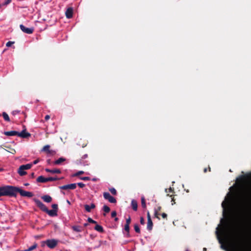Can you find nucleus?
<instances>
[{"mask_svg":"<svg viewBox=\"0 0 251 251\" xmlns=\"http://www.w3.org/2000/svg\"><path fill=\"white\" fill-rule=\"evenodd\" d=\"M103 197L105 199L108 200L111 203H115L116 202V199L111 196L108 192H104L103 193Z\"/></svg>","mask_w":251,"mask_h":251,"instance_id":"nucleus-7","label":"nucleus"},{"mask_svg":"<svg viewBox=\"0 0 251 251\" xmlns=\"http://www.w3.org/2000/svg\"><path fill=\"white\" fill-rule=\"evenodd\" d=\"M50 146L48 145L45 146L42 149V151H49Z\"/></svg>","mask_w":251,"mask_h":251,"instance_id":"nucleus-29","label":"nucleus"},{"mask_svg":"<svg viewBox=\"0 0 251 251\" xmlns=\"http://www.w3.org/2000/svg\"><path fill=\"white\" fill-rule=\"evenodd\" d=\"M28 185V183H26V184H25V186H27Z\"/></svg>","mask_w":251,"mask_h":251,"instance_id":"nucleus-51","label":"nucleus"},{"mask_svg":"<svg viewBox=\"0 0 251 251\" xmlns=\"http://www.w3.org/2000/svg\"><path fill=\"white\" fill-rule=\"evenodd\" d=\"M141 204L143 208L146 207V204L145 202V199L144 196L142 197L141 198Z\"/></svg>","mask_w":251,"mask_h":251,"instance_id":"nucleus-25","label":"nucleus"},{"mask_svg":"<svg viewBox=\"0 0 251 251\" xmlns=\"http://www.w3.org/2000/svg\"><path fill=\"white\" fill-rule=\"evenodd\" d=\"M39 162V159H36L35 160H34L33 162L32 165L33 164H37L38 162Z\"/></svg>","mask_w":251,"mask_h":251,"instance_id":"nucleus-41","label":"nucleus"},{"mask_svg":"<svg viewBox=\"0 0 251 251\" xmlns=\"http://www.w3.org/2000/svg\"><path fill=\"white\" fill-rule=\"evenodd\" d=\"M11 2V0H6L3 3L0 4V8L6 6Z\"/></svg>","mask_w":251,"mask_h":251,"instance_id":"nucleus-24","label":"nucleus"},{"mask_svg":"<svg viewBox=\"0 0 251 251\" xmlns=\"http://www.w3.org/2000/svg\"><path fill=\"white\" fill-rule=\"evenodd\" d=\"M103 210L106 213H108L110 211V208L106 205L103 206Z\"/></svg>","mask_w":251,"mask_h":251,"instance_id":"nucleus-26","label":"nucleus"},{"mask_svg":"<svg viewBox=\"0 0 251 251\" xmlns=\"http://www.w3.org/2000/svg\"><path fill=\"white\" fill-rule=\"evenodd\" d=\"M45 118L46 120H48L50 118V116L49 115H47L45 116Z\"/></svg>","mask_w":251,"mask_h":251,"instance_id":"nucleus-44","label":"nucleus"},{"mask_svg":"<svg viewBox=\"0 0 251 251\" xmlns=\"http://www.w3.org/2000/svg\"><path fill=\"white\" fill-rule=\"evenodd\" d=\"M35 202L36 203V205L43 211L45 212V211L47 210V207L46 206V205L40 201H39L38 199H34V200Z\"/></svg>","mask_w":251,"mask_h":251,"instance_id":"nucleus-8","label":"nucleus"},{"mask_svg":"<svg viewBox=\"0 0 251 251\" xmlns=\"http://www.w3.org/2000/svg\"><path fill=\"white\" fill-rule=\"evenodd\" d=\"M134 230L136 232L139 233L140 232V228L137 224L134 225Z\"/></svg>","mask_w":251,"mask_h":251,"instance_id":"nucleus-30","label":"nucleus"},{"mask_svg":"<svg viewBox=\"0 0 251 251\" xmlns=\"http://www.w3.org/2000/svg\"><path fill=\"white\" fill-rule=\"evenodd\" d=\"M2 116H3V117L5 121H7V122L10 121V118L9 117V116L6 112H3L2 113Z\"/></svg>","mask_w":251,"mask_h":251,"instance_id":"nucleus-23","label":"nucleus"},{"mask_svg":"<svg viewBox=\"0 0 251 251\" xmlns=\"http://www.w3.org/2000/svg\"><path fill=\"white\" fill-rule=\"evenodd\" d=\"M32 166V164L31 163L21 165L19 168L18 173L21 176H24L26 174V172L25 171V170L30 169Z\"/></svg>","mask_w":251,"mask_h":251,"instance_id":"nucleus-5","label":"nucleus"},{"mask_svg":"<svg viewBox=\"0 0 251 251\" xmlns=\"http://www.w3.org/2000/svg\"><path fill=\"white\" fill-rule=\"evenodd\" d=\"M65 160V159L62 157H60L54 162V164L56 165H58L64 162Z\"/></svg>","mask_w":251,"mask_h":251,"instance_id":"nucleus-20","label":"nucleus"},{"mask_svg":"<svg viewBox=\"0 0 251 251\" xmlns=\"http://www.w3.org/2000/svg\"><path fill=\"white\" fill-rule=\"evenodd\" d=\"M20 27L22 31L27 34H31L34 30L33 27L27 28L23 25H21Z\"/></svg>","mask_w":251,"mask_h":251,"instance_id":"nucleus-9","label":"nucleus"},{"mask_svg":"<svg viewBox=\"0 0 251 251\" xmlns=\"http://www.w3.org/2000/svg\"><path fill=\"white\" fill-rule=\"evenodd\" d=\"M88 221L89 222V223H93V224H96V222L94 220H93L92 219H91V218H89L88 219Z\"/></svg>","mask_w":251,"mask_h":251,"instance_id":"nucleus-33","label":"nucleus"},{"mask_svg":"<svg viewBox=\"0 0 251 251\" xmlns=\"http://www.w3.org/2000/svg\"><path fill=\"white\" fill-rule=\"evenodd\" d=\"M19 193L21 196L23 197L30 198L33 196L32 193L28 191H26L21 189L19 187H15V197L17 196V193Z\"/></svg>","mask_w":251,"mask_h":251,"instance_id":"nucleus-4","label":"nucleus"},{"mask_svg":"<svg viewBox=\"0 0 251 251\" xmlns=\"http://www.w3.org/2000/svg\"><path fill=\"white\" fill-rule=\"evenodd\" d=\"M140 223L142 225H144L145 224L144 220L143 217L140 218Z\"/></svg>","mask_w":251,"mask_h":251,"instance_id":"nucleus-39","label":"nucleus"},{"mask_svg":"<svg viewBox=\"0 0 251 251\" xmlns=\"http://www.w3.org/2000/svg\"><path fill=\"white\" fill-rule=\"evenodd\" d=\"M45 212L48 213L49 215L51 217H54L57 215V210L55 209L48 210L47 208V210L45 211Z\"/></svg>","mask_w":251,"mask_h":251,"instance_id":"nucleus-13","label":"nucleus"},{"mask_svg":"<svg viewBox=\"0 0 251 251\" xmlns=\"http://www.w3.org/2000/svg\"><path fill=\"white\" fill-rule=\"evenodd\" d=\"M45 171L47 172H50L53 174H60L61 171L59 169H55L53 170H50L49 169H46Z\"/></svg>","mask_w":251,"mask_h":251,"instance_id":"nucleus-17","label":"nucleus"},{"mask_svg":"<svg viewBox=\"0 0 251 251\" xmlns=\"http://www.w3.org/2000/svg\"><path fill=\"white\" fill-rule=\"evenodd\" d=\"M76 184L78 185L80 187L82 188L85 186V184L82 182H79L77 183Z\"/></svg>","mask_w":251,"mask_h":251,"instance_id":"nucleus-37","label":"nucleus"},{"mask_svg":"<svg viewBox=\"0 0 251 251\" xmlns=\"http://www.w3.org/2000/svg\"><path fill=\"white\" fill-rule=\"evenodd\" d=\"M2 196L15 197V187L11 185L0 187V197Z\"/></svg>","mask_w":251,"mask_h":251,"instance_id":"nucleus-3","label":"nucleus"},{"mask_svg":"<svg viewBox=\"0 0 251 251\" xmlns=\"http://www.w3.org/2000/svg\"><path fill=\"white\" fill-rule=\"evenodd\" d=\"M73 229H74L75 230V231H79V229H78L77 227H76V226H74V227H73Z\"/></svg>","mask_w":251,"mask_h":251,"instance_id":"nucleus-43","label":"nucleus"},{"mask_svg":"<svg viewBox=\"0 0 251 251\" xmlns=\"http://www.w3.org/2000/svg\"><path fill=\"white\" fill-rule=\"evenodd\" d=\"M147 218H148V220H151L150 212L149 211H148V212H147Z\"/></svg>","mask_w":251,"mask_h":251,"instance_id":"nucleus-40","label":"nucleus"},{"mask_svg":"<svg viewBox=\"0 0 251 251\" xmlns=\"http://www.w3.org/2000/svg\"><path fill=\"white\" fill-rule=\"evenodd\" d=\"M4 135L6 136H18V132L16 131H5L4 132Z\"/></svg>","mask_w":251,"mask_h":251,"instance_id":"nucleus-14","label":"nucleus"},{"mask_svg":"<svg viewBox=\"0 0 251 251\" xmlns=\"http://www.w3.org/2000/svg\"><path fill=\"white\" fill-rule=\"evenodd\" d=\"M36 181L38 182H42V183L46 182H47V177H45L43 176H39V177H38V178L36 179Z\"/></svg>","mask_w":251,"mask_h":251,"instance_id":"nucleus-18","label":"nucleus"},{"mask_svg":"<svg viewBox=\"0 0 251 251\" xmlns=\"http://www.w3.org/2000/svg\"><path fill=\"white\" fill-rule=\"evenodd\" d=\"M152 222L151 220H148L147 228L149 230H151L152 228Z\"/></svg>","mask_w":251,"mask_h":251,"instance_id":"nucleus-22","label":"nucleus"},{"mask_svg":"<svg viewBox=\"0 0 251 251\" xmlns=\"http://www.w3.org/2000/svg\"><path fill=\"white\" fill-rule=\"evenodd\" d=\"M109 191L112 194H113V195L116 194V190L115 188H111L109 189Z\"/></svg>","mask_w":251,"mask_h":251,"instance_id":"nucleus-31","label":"nucleus"},{"mask_svg":"<svg viewBox=\"0 0 251 251\" xmlns=\"http://www.w3.org/2000/svg\"><path fill=\"white\" fill-rule=\"evenodd\" d=\"M82 180H88L89 178L88 177H83L81 178Z\"/></svg>","mask_w":251,"mask_h":251,"instance_id":"nucleus-46","label":"nucleus"},{"mask_svg":"<svg viewBox=\"0 0 251 251\" xmlns=\"http://www.w3.org/2000/svg\"><path fill=\"white\" fill-rule=\"evenodd\" d=\"M46 243L48 247L50 249H52L56 246L58 243V241L53 239L47 240Z\"/></svg>","mask_w":251,"mask_h":251,"instance_id":"nucleus-6","label":"nucleus"},{"mask_svg":"<svg viewBox=\"0 0 251 251\" xmlns=\"http://www.w3.org/2000/svg\"><path fill=\"white\" fill-rule=\"evenodd\" d=\"M248 196H243L238 199L234 198L233 194L229 192L222 203L223 214L224 217L227 216L232 211L242 212L245 209Z\"/></svg>","mask_w":251,"mask_h":251,"instance_id":"nucleus-2","label":"nucleus"},{"mask_svg":"<svg viewBox=\"0 0 251 251\" xmlns=\"http://www.w3.org/2000/svg\"><path fill=\"white\" fill-rule=\"evenodd\" d=\"M1 170H2V169H0V171H1Z\"/></svg>","mask_w":251,"mask_h":251,"instance_id":"nucleus-53","label":"nucleus"},{"mask_svg":"<svg viewBox=\"0 0 251 251\" xmlns=\"http://www.w3.org/2000/svg\"><path fill=\"white\" fill-rule=\"evenodd\" d=\"M52 207L53 208V209H55L57 211L58 209V205L56 204H53L51 205Z\"/></svg>","mask_w":251,"mask_h":251,"instance_id":"nucleus-34","label":"nucleus"},{"mask_svg":"<svg viewBox=\"0 0 251 251\" xmlns=\"http://www.w3.org/2000/svg\"><path fill=\"white\" fill-rule=\"evenodd\" d=\"M216 234L221 248L226 251H236L239 247L238 242L226 224L217 227Z\"/></svg>","mask_w":251,"mask_h":251,"instance_id":"nucleus-1","label":"nucleus"},{"mask_svg":"<svg viewBox=\"0 0 251 251\" xmlns=\"http://www.w3.org/2000/svg\"><path fill=\"white\" fill-rule=\"evenodd\" d=\"M84 207L85 210L89 212L92 209H94L95 207V205L94 203H91L90 205L86 204L84 205Z\"/></svg>","mask_w":251,"mask_h":251,"instance_id":"nucleus-15","label":"nucleus"},{"mask_svg":"<svg viewBox=\"0 0 251 251\" xmlns=\"http://www.w3.org/2000/svg\"><path fill=\"white\" fill-rule=\"evenodd\" d=\"M125 230L127 232V235L128 236L129 231V225L125 224Z\"/></svg>","mask_w":251,"mask_h":251,"instance_id":"nucleus-27","label":"nucleus"},{"mask_svg":"<svg viewBox=\"0 0 251 251\" xmlns=\"http://www.w3.org/2000/svg\"><path fill=\"white\" fill-rule=\"evenodd\" d=\"M14 43L13 42H11V41H9L6 44V46L7 47H10Z\"/></svg>","mask_w":251,"mask_h":251,"instance_id":"nucleus-35","label":"nucleus"},{"mask_svg":"<svg viewBox=\"0 0 251 251\" xmlns=\"http://www.w3.org/2000/svg\"><path fill=\"white\" fill-rule=\"evenodd\" d=\"M229 189H230V191H231L232 190V189H233V187H230Z\"/></svg>","mask_w":251,"mask_h":251,"instance_id":"nucleus-47","label":"nucleus"},{"mask_svg":"<svg viewBox=\"0 0 251 251\" xmlns=\"http://www.w3.org/2000/svg\"><path fill=\"white\" fill-rule=\"evenodd\" d=\"M73 9L72 7L68 8L65 12V15L67 18L70 19L72 17Z\"/></svg>","mask_w":251,"mask_h":251,"instance_id":"nucleus-12","label":"nucleus"},{"mask_svg":"<svg viewBox=\"0 0 251 251\" xmlns=\"http://www.w3.org/2000/svg\"><path fill=\"white\" fill-rule=\"evenodd\" d=\"M207 171V169L205 168L204 169V172L205 173Z\"/></svg>","mask_w":251,"mask_h":251,"instance_id":"nucleus-48","label":"nucleus"},{"mask_svg":"<svg viewBox=\"0 0 251 251\" xmlns=\"http://www.w3.org/2000/svg\"><path fill=\"white\" fill-rule=\"evenodd\" d=\"M95 229L100 232H102L103 231L102 227L99 225H97L95 226Z\"/></svg>","mask_w":251,"mask_h":251,"instance_id":"nucleus-21","label":"nucleus"},{"mask_svg":"<svg viewBox=\"0 0 251 251\" xmlns=\"http://www.w3.org/2000/svg\"><path fill=\"white\" fill-rule=\"evenodd\" d=\"M76 183H72L70 184L63 185L60 187L61 189L66 190V189H75L76 188Z\"/></svg>","mask_w":251,"mask_h":251,"instance_id":"nucleus-11","label":"nucleus"},{"mask_svg":"<svg viewBox=\"0 0 251 251\" xmlns=\"http://www.w3.org/2000/svg\"><path fill=\"white\" fill-rule=\"evenodd\" d=\"M173 190L172 188H171V187H170L168 189H165V192L167 193H172L173 192Z\"/></svg>","mask_w":251,"mask_h":251,"instance_id":"nucleus-32","label":"nucleus"},{"mask_svg":"<svg viewBox=\"0 0 251 251\" xmlns=\"http://www.w3.org/2000/svg\"><path fill=\"white\" fill-rule=\"evenodd\" d=\"M203 251H206V248H204L203 249Z\"/></svg>","mask_w":251,"mask_h":251,"instance_id":"nucleus-52","label":"nucleus"},{"mask_svg":"<svg viewBox=\"0 0 251 251\" xmlns=\"http://www.w3.org/2000/svg\"><path fill=\"white\" fill-rule=\"evenodd\" d=\"M130 221H131V219H130V217H129L128 218H127L126 219V224L130 225Z\"/></svg>","mask_w":251,"mask_h":251,"instance_id":"nucleus-36","label":"nucleus"},{"mask_svg":"<svg viewBox=\"0 0 251 251\" xmlns=\"http://www.w3.org/2000/svg\"><path fill=\"white\" fill-rule=\"evenodd\" d=\"M131 205L134 210L136 211L137 209V202L134 200L131 201Z\"/></svg>","mask_w":251,"mask_h":251,"instance_id":"nucleus-19","label":"nucleus"},{"mask_svg":"<svg viewBox=\"0 0 251 251\" xmlns=\"http://www.w3.org/2000/svg\"><path fill=\"white\" fill-rule=\"evenodd\" d=\"M162 217H163V218H166V217H167V214H165V213H162Z\"/></svg>","mask_w":251,"mask_h":251,"instance_id":"nucleus-45","label":"nucleus"},{"mask_svg":"<svg viewBox=\"0 0 251 251\" xmlns=\"http://www.w3.org/2000/svg\"><path fill=\"white\" fill-rule=\"evenodd\" d=\"M57 179V177H47V181H54Z\"/></svg>","mask_w":251,"mask_h":251,"instance_id":"nucleus-28","label":"nucleus"},{"mask_svg":"<svg viewBox=\"0 0 251 251\" xmlns=\"http://www.w3.org/2000/svg\"><path fill=\"white\" fill-rule=\"evenodd\" d=\"M31 136V134L26 131V129L23 130L21 132H18V136L22 138H27Z\"/></svg>","mask_w":251,"mask_h":251,"instance_id":"nucleus-10","label":"nucleus"},{"mask_svg":"<svg viewBox=\"0 0 251 251\" xmlns=\"http://www.w3.org/2000/svg\"><path fill=\"white\" fill-rule=\"evenodd\" d=\"M83 173V171H79L78 172H77L76 174H75V176H78V175H79L80 174H82Z\"/></svg>","mask_w":251,"mask_h":251,"instance_id":"nucleus-42","label":"nucleus"},{"mask_svg":"<svg viewBox=\"0 0 251 251\" xmlns=\"http://www.w3.org/2000/svg\"><path fill=\"white\" fill-rule=\"evenodd\" d=\"M67 202H68V203L70 204V202L69 201H67Z\"/></svg>","mask_w":251,"mask_h":251,"instance_id":"nucleus-50","label":"nucleus"},{"mask_svg":"<svg viewBox=\"0 0 251 251\" xmlns=\"http://www.w3.org/2000/svg\"><path fill=\"white\" fill-rule=\"evenodd\" d=\"M117 213L116 211H113L111 213V217H115L116 216Z\"/></svg>","mask_w":251,"mask_h":251,"instance_id":"nucleus-38","label":"nucleus"},{"mask_svg":"<svg viewBox=\"0 0 251 251\" xmlns=\"http://www.w3.org/2000/svg\"><path fill=\"white\" fill-rule=\"evenodd\" d=\"M42 199L46 202H50L52 200L51 197L49 195H44L42 197Z\"/></svg>","mask_w":251,"mask_h":251,"instance_id":"nucleus-16","label":"nucleus"},{"mask_svg":"<svg viewBox=\"0 0 251 251\" xmlns=\"http://www.w3.org/2000/svg\"><path fill=\"white\" fill-rule=\"evenodd\" d=\"M115 220L116 221H117L118 220V218H117V217H115Z\"/></svg>","mask_w":251,"mask_h":251,"instance_id":"nucleus-49","label":"nucleus"}]
</instances>
